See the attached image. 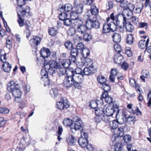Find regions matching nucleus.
<instances>
[{"mask_svg": "<svg viewBox=\"0 0 151 151\" xmlns=\"http://www.w3.org/2000/svg\"><path fill=\"white\" fill-rule=\"evenodd\" d=\"M123 18V25L122 26V28L125 27L127 31L132 32L134 29V27L131 24L128 19H127L125 17L124 14H122Z\"/></svg>", "mask_w": 151, "mask_h": 151, "instance_id": "nucleus-9", "label": "nucleus"}, {"mask_svg": "<svg viewBox=\"0 0 151 151\" xmlns=\"http://www.w3.org/2000/svg\"><path fill=\"white\" fill-rule=\"evenodd\" d=\"M44 64L45 69L43 70L44 73V72H47L50 76H51L50 77L53 75H55L56 72L55 69L61 68L60 64L54 60L50 61L48 60H45Z\"/></svg>", "mask_w": 151, "mask_h": 151, "instance_id": "nucleus-1", "label": "nucleus"}, {"mask_svg": "<svg viewBox=\"0 0 151 151\" xmlns=\"http://www.w3.org/2000/svg\"><path fill=\"white\" fill-rule=\"evenodd\" d=\"M109 23H105L103 25L102 33L106 34L111 31Z\"/></svg>", "mask_w": 151, "mask_h": 151, "instance_id": "nucleus-30", "label": "nucleus"}, {"mask_svg": "<svg viewBox=\"0 0 151 151\" xmlns=\"http://www.w3.org/2000/svg\"><path fill=\"white\" fill-rule=\"evenodd\" d=\"M149 42V38L147 39L146 41L145 40H141L139 42L138 46L141 48L143 49L146 47L145 50L147 49L148 43Z\"/></svg>", "mask_w": 151, "mask_h": 151, "instance_id": "nucleus-20", "label": "nucleus"}, {"mask_svg": "<svg viewBox=\"0 0 151 151\" xmlns=\"http://www.w3.org/2000/svg\"><path fill=\"white\" fill-rule=\"evenodd\" d=\"M30 8L29 6H27L25 9L21 11V13L22 17L26 16L27 17L31 15L30 12Z\"/></svg>", "mask_w": 151, "mask_h": 151, "instance_id": "nucleus-25", "label": "nucleus"}, {"mask_svg": "<svg viewBox=\"0 0 151 151\" xmlns=\"http://www.w3.org/2000/svg\"><path fill=\"white\" fill-rule=\"evenodd\" d=\"M97 101L95 100H92L90 102L89 106L91 108L96 109L98 106Z\"/></svg>", "mask_w": 151, "mask_h": 151, "instance_id": "nucleus-55", "label": "nucleus"}, {"mask_svg": "<svg viewBox=\"0 0 151 151\" xmlns=\"http://www.w3.org/2000/svg\"><path fill=\"white\" fill-rule=\"evenodd\" d=\"M68 141V142L69 145H73L75 144L76 140L75 139V137L72 135H70L69 136V138Z\"/></svg>", "mask_w": 151, "mask_h": 151, "instance_id": "nucleus-39", "label": "nucleus"}, {"mask_svg": "<svg viewBox=\"0 0 151 151\" xmlns=\"http://www.w3.org/2000/svg\"><path fill=\"white\" fill-rule=\"evenodd\" d=\"M18 16L19 17L17 20V22L19 24V26L22 27L25 25V22H24V19L22 18L21 15L19 14H18Z\"/></svg>", "mask_w": 151, "mask_h": 151, "instance_id": "nucleus-46", "label": "nucleus"}, {"mask_svg": "<svg viewBox=\"0 0 151 151\" xmlns=\"http://www.w3.org/2000/svg\"><path fill=\"white\" fill-rule=\"evenodd\" d=\"M82 122L81 119L78 116H76L73 119L72 125V129H74L76 130L80 129L82 128Z\"/></svg>", "mask_w": 151, "mask_h": 151, "instance_id": "nucleus-12", "label": "nucleus"}, {"mask_svg": "<svg viewBox=\"0 0 151 151\" xmlns=\"http://www.w3.org/2000/svg\"><path fill=\"white\" fill-rule=\"evenodd\" d=\"M127 115L126 113H123L122 115V117L120 120V124H125L127 122Z\"/></svg>", "mask_w": 151, "mask_h": 151, "instance_id": "nucleus-44", "label": "nucleus"}, {"mask_svg": "<svg viewBox=\"0 0 151 151\" xmlns=\"http://www.w3.org/2000/svg\"><path fill=\"white\" fill-rule=\"evenodd\" d=\"M48 32L50 35L54 36L57 34V30L55 28H51L49 29Z\"/></svg>", "mask_w": 151, "mask_h": 151, "instance_id": "nucleus-53", "label": "nucleus"}, {"mask_svg": "<svg viewBox=\"0 0 151 151\" xmlns=\"http://www.w3.org/2000/svg\"><path fill=\"white\" fill-rule=\"evenodd\" d=\"M101 99L102 101H103V99H104L105 102L108 104L112 103L113 100V98L108 95V93L106 92L102 93Z\"/></svg>", "mask_w": 151, "mask_h": 151, "instance_id": "nucleus-18", "label": "nucleus"}, {"mask_svg": "<svg viewBox=\"0 0 151 151\" xmlns=\"http://www.w3.org/2000/svg\"><path fill=\"white\" fill-rule=\"evenodd\" d=\"M9 112V109L3 107H0V113L1 114H7Z\"/></svg>", "mask_w": 151, "mask_h": 151, "instance_id": "nucleus-54", "label": "nucleus"}, {"mask_svg": "<svg viewBox=\"0 0 151 151\" xmlns=\"http://www.w3.org/2000/svg\"><path fill=\"white\" fill-rule=\"evenodd\" d=\"M72 61L71 59H64L61 62V64L63 68L68 69V68L71 64Z\"/></svg>", "mask_w": 151, "mask_h": 151, "instance_id": "nucleus-24", "label": "nucleus"}, {"mask_svg": "<svg viewBox=\"0 0 151 151\" xmlns=\"http://www.w3.org/2000/svg\"><path fill=\"white\" fill-rule=\"evenodd\" d=\"M123 148V145L122 143L118 142L114 145V151H121Z\"/></svg>", "mask_w": 151, "mask_h": 151, "instance_id": "nucleus-45", "label": "nucleus"}, {"mask_svg": "<svg viewBox=\"0 0 151 151\" xmlns=\"http://www.w3.org/2000/svg\"><path fill=\"white\" fill-rule=\"evenodd\" d=\"M119 111V106L117 105L114 106L106 105L104 106V113L105 114L111 116L114 113H116L115 117L116 119L118 118Z\"/></svg>", "mask_w": 151, "mask_h": 151, "instance_id": "nucleus-3", "label": "nucleus"}, {"mask_svg": "<svg viewBox=\"0 0 151 151\" xmlns=\"http://www.w3.org/2000/svg\"><path fill=\"white\" fill-rule=\"evenodd\" d=\"M71 50L70 52V57L69 58L71 59L72 62L75 63L76 60V57L77 56L79 51L76 48H73Z\"/></svg>", "mask_w": 151, "mask_h": 151, "instance_id": "nucleus-15", "label": "nucleus"}, {"mask_svg": "<svg viewBox=\"0 0 151 151\" xmlns=\"http://www.w3.org/2000/svg\"><path fill=\"white\" fill-rule=\"evenodd\" d=\"M40 53L41 56L44 59V61L45 60H46V58L49 57L51 54L50 49L45 48H43L41 50Z\"/></svg>", "mask_w": 151, "mask_h": 151, "instance_id": "nucleus-17", "label": "nucleus"}, {"mask_svg": "<svg viewBox=\"0 0 151 151\" xmlns=\"http://www.w3.org/2000/svg\"><path fill=\"white\" fill-rule=\"evenodd\" d=\"M61 101H59L56 103V106L60 110L66 109L70 107V105L68 101L66 99L62 98Z\"/></svg>", "mask_w": 151, "mask_h": 151, "instance_id": "nucleus-10", "label": "nucleus"}, {"mask_svg": "<svg viewBox=\"0 0 151 151\" xmlns=\"http://www.w3.org/2000/svg\"><path fill=\"white\" fill-rule=\"evenodd\" d=\"M147 99L148 100L147 106L150 107L151 106V89L148 93Z\"/></svg>", "mask_w": 151, "mask_h": 151, "instance_id": "nucleus-60", "label": "nucleus"}, {"mask_svg": "<svg viewBox=\"0 0 151 151\" xmlns=\"http://www.w3.org/2000/svg\"><path fill=\"white\" fill-rule=\"evenodd\" d=\"M96 71V69L93 68V66L91 65H90L89 68H85L83 70V76H89L95 73Z\"/></svg>", "mask_w": 151, "mask_h": 151, "instance_id": "nucleus-14", "label": "nucleus"}, {"mask_svg": "<svg viewBox=\"0 0 151 151\" xmlns=\"http://www.w3.org/2000/svg\"><path fill=\"white\" fill-rule=\"evenodd\" d=\"M63 21L64 24L67 26H71L72 23L71 20L68 17L64 20Z\"/></svg>", "mask_w": 151, "mask_h": 151, "instance_id": "nucleus-52", "label": "nucleus"}, {"mask_svg": "<svg viewBox=\"0 0 151 151\" xmlns=\"http://www.w3.org/2000/svg\"><path fill=\"white\" fill-rule=\"evenodd\" d=\"M58 17L60 20L63 21L67 17V14L65 12H62L60 14Z\"/></svg>", "mask_w": 151, "mask_h": 151, "instance_id": "nucleus-51", "label": "nucleus"}, {"mask_svg": "<svg viewBox=\"0 0 151 151\" xmlns=\"http://www.w3.org/2000/svg\"><path fill=\"white\" fill-rule=\"evenodd\" d=\"M73 6L76 10V11L78 13L81 14L83 10V4L79 3L78 4L77 1H75L73 4Z\"/></svg>", "mask_w": 151, "mask_h": 151, "instance_id": "nucleus-16", "label": "nucleus"}, {"mask_svg": "<svg viewBox=\"0 0 151 151\" xmlns=\"http://www.w3.org/2000/svg\"><path fill=\"white\" fill-rule=\"evenodd\" d=\"M80 52H81L84 59L87 57L90 54L89 50L88 48L83 49L82 51Z\"/></svg>", "mask_w": 151, "mask_h": 151, "instance_id": "nucleus-38", "label": "nucleus"}, {"mask_svg": "<svg viewBox=\"0 0 151 151\" xmlns=\"http://www.w3.org/2000/svg\"><path fill=\"white\" fill-rule=\"evenodd\" d=\"M97 81L98 83L103 85V84L105 83L106 79L104 76L101 75H100L97 77Z\"/></svg>", "mask_w": 151, "mask_h": 151, "instance_id": "nucleus-41", "label": "nucleus"}, {"mask_svg": "<svg viewBox=\"0 0 151 151\" xmlns=\"http://www.w3.org/2000/svg\"><path fill=\"white\" fill-rule=\"evenodd\" d=\"M125 125L120 127L118 128L117 130V134L120 137H122L124 134V129L125 128Z\"/></svg>", "mask_w": 151, "mask_h": 151, "instance_id": "nucleus-47", "label": "nucleus"}, {"mask_svg": "<svg viewBox=\"0 0 151 151\" xmlns=\"http://www.w3.org/2000/svg\"><path fill=\"white\" fill-rule=\"evenodd\" d=\"M78 51H80V52L82 51L84 48V45L82 42H80L78 43L76 46V48Z\"/></svg>", "mask_w": 151, "mask_h": 151, "instance_id": "nucleus-50", "label": "nucleus"}, {"mask_svg": "<svg viewBox=\"0 0 151 151\" xmlns=\"http://www.w3.org/2000/svg\"><path fill=\"white\" fill-rule=\"evenodd\" d=\"M3 63L2 67L4 71L7 73L9 72L12 68L11 65L7 62L3 61Z\"/></svg>", "mask_w": 151, "mask_h": 151, "instance_id": "nucleus-27", "label": "nucleus"}, {"mask_svg": "<svg viewBox=\"0 0 151 151\" xmlns=\"http://www.w3.org/2000/svg\"><path fill=\"white\" fill-rule=\"evenodd\" d=\"M41 73L42 76L41 79L42 81H44V86L49 85L50 84V80L48 78V77L49 78H52L55 76V75H53L51 77H50L51 76H50L49 74L47 72H44V71L42 69L41 70Z\"/></svg>", "mask_w": 151, "mask_h": 151, "instance_id": "nucleus-11", "label": "nucleus"}, {"mask_svg": "<svg viewBox=\"0 0 151 151\" xmlns=\"http://www.w3.org/2000/svg\"><path fill=\"white\" fill-rule=\"evenodd\" d=\"M18 86V84H16L13 81H11L8 84L7 89L12 92L15 98L19 99L21 96L22 92L17 87Z\"/></svg>", "mask_w": 151, "mask_h": 151, "instance_id": "nucleus-2", "label": "nucleus"}, {"mask_svg": "<svg viewBox=\"0 0 151 151\" xmlns=\"http://www.w3.org/2000/svg\"><path fill=\"white\" fill-rule=\"evenodd\" d=\"M21 88H22L23 90L26 93L29 92L30 90L29 86L27 85H26L24 82L22 83V87H21Z\"/></svg>", "mask_w": 151, "mask_h": 151, "instance_id": "nucleus-42", "label": "nucleus"}, {"mask_svg": "<svg viewBox=\"0 0 151 151\" xmlns=\"http://www.w3.org/2000/svg\"><path fill=\"white\" fill-rule=\"evenodd\" d=\"M72 9V5L70 4H66L63 6H60L58 10L60 11H63L67 12L70 11Z\"/></svg>", "mask_w": 151, "mask_h": 151, "instance_id": "nucleus-21", "label": "nucleus"}, {"mask_svg": "<svg viewBox=\"0 0 151 151\" xmlns=\"http://www.w3.org/2000/svg\"><path fill=\"white\" fill-rule=\"evenodd\" d=\"M81 137L79 138L78 142L80 146L84 148L86 147L88 143V134L87 133L83 132H81Z\"/></svg>", "mask_w": 151, "mask_h": 151, "instance_id": "nucleus-7", "label": "nucleus"}, {"mask_svg": "<svg viewBox=\"0 0 151 151\" xmlns=\"http://www.w3.org/2000/svg\"><path fill=\"white\" fill-rule=\"evenodd\" d=\"M101 88L104 90L102 93H108L111 89V87L109 84L106 83L102 85Z\"/></svg>", "mask_w": 151, "mask_h": 151, "instance_id": "nucleus-48", "label": "nucleus"}, {"mask_svg": "<svg viewBox=\"0 0 151 151\" xmlns=\"http://www.w3.org/2000/svg\"><path fill=\"white\" fill-rule=\"evenodd\" d=\"M70 72L71 74L74 77L75 76L83 75V70L82 69L79 68H77L75 70H74L73 68H70Z\"/></svg>", "mask_w": 151, "mask_h": 151, "instance_id": "nucleus-23", "label": "nucleus"}, {"mask_svg": "<svg viewBox=\"0 0 151 151\" xmlns=\"http://www.w3.org/2000/svg\"><path fill=\"white\" fill-rule=\"evenodd\" d=\"M83 36L79 37L80 38L82 39L83 37L84 40L88 42L91 39L92 36L91 35L88 33L86 32L83 35H82Z\"/></svg>", "mask_w": 151, "mask_h": 151, "instance_id": "nucleus-36", "label": "nucleus"}, {"mask_svg": "<svg viewBox=\"0 0 151 151\" xmlns=\"http://www.w3.org/2000/svg\"><path fill=\"white\" fill-rule=\"evenodd\" d=\"M24 26H25V28L28 31L26 33V37L27 38H28L30 35V31L29 29L31 28V25L29 21L26 20Z\"/></svg>", "mask_w": 151, "mask_h": 151, "instance_id": "nucleus-33", "label": "nucleus"}, {"mask_svg": "<svg viewBox=\"0 0 151 151\" xmlns=\"http://www.w3.org/2000/svg\"><path fill=\"white\" fill-rule=\"evenodd\" d=\"M50 94L52 97L55 98L58 95V91L56 88H52L50 91Z\"/></svg>", "mask_w": 151, "mask_h": 151, "instance_id": "nucleus-35", "label": "nucleus"}, {"mask_svg": "<svg viewBox=\"0 0 151 151\" xmlns=\"http://www.w3.org/2000/svg\"><path fill=\"white\" fill-rule=\"evenodd\" d=\"M119 15L116 16L115 22H111L109 23L111 31L114 32L117 30L118 27L121 29H122V26L120 25V21L118 19Z\"/></svg>", "mask_w": 151, "mask_h": 151, "instance_id": "nucleus-8", "label": "nucleus"}, {"mask_svg": "<svg viewBox=\"0 0 151 151\" xmlns=\"http://www.w3.org/2000/svg\"><path fill=\"white\" fill-rule=\"evenodd\" d=\"M134 39V37L133 35L130 34L128 35L126 39L127 43L129 45H131L132 44Z\"/></svg>", "mask_w": 151, "mask_h": 151, "instance_id": "nucleus-40", "label": "nucleus"}, {"mask_svg": "<svg viewBox=\"0 0 151 151\" xmlns=\"http://www.w3.org/2000/svg\"><path fill=\"white\" fill-rule=\"evenodd\" d=\"M120 6L121 7L123 8L124 9V11H125L127 9V6L128 5V2L127 1H124H124L120 3Z\"/></svg>", "mask_w": 151, "mask_h": 151, "instance_id": "nucleus-62", "label": "nucleus"}, {"mask_svg": "<svg viewBox=\"0 0 151 151\" xmlns=\"http://www.w3.org/2000/svg\"><path fill=\"white\" fill-rule=\"evenodd\" d=\"M77 12L76 11H73L71 12L70 14L71 18L73 20H77L76 22L77 23L79 22L78 20H81L78 18L80 14Z\"/></svg>", "mask_w": 151, "mask_h": 151, "instance_id": "nucleus-29", "label": "nucleus"}, {"mask_svg": "<svg viewBox=\"0 0 151 151\" xmlns=\"http://www.w3.org/2000/svg\"><path fill=\"white\" fill-rule=\"evenodd\" d=\"M136 120L135 117L132 115H130L127 117V122L130 124H134Z\"/></svg>", "mask_w": 151, "mask_h": 151, "instance_id": "nucleus-34", "label": "nucleus"}, {"mask_svg": "<svg viewBox=\"0 0 151 151\" xmlns=\"http://www.w3.org/2000/svg\"><path fill=\"white\" fill-rule=\"evenodd\" d=\"M129 67V65L128 63L127 62L124 61L123 62L122 64L121 65L122 68L124 70H127Z\"/></svg>", "mask_w": 151, "mask_h": 151, "instance_id": "nucleus-61", "label": "nucleus"}, {"mask_svg": "<svg viewBox=\"0 0 151 151\" xmlns=\"http://www.w3.org/2000/svg\"><path fill=\"white\" fill-rule=\"evenodd\" d=\"M120 124L117 119H114L110 122V126L111 127V129H116L118 127L119 124Z\"/></svg>", "mask_w": 151, "mask_h": 151, "instance_id": "nucleus-26", "label": "nucleus"}, {"mask_svg": "<svg viewBox=\"0 0 151 151\" xmlns=\"http://www.w3.org/2000/svg\"><path fill=\"white\" fill-rule=\"evenodd\" d=\"M7 121L3 117H0V128L4 127Z\"/></svg>", "mask_w": 151, "mask_h": 151, "instance_id": "nucleus-63", "label": "nucleus"}, {"mask_svg": "<svg viewBox=\"0 0 151 151\" xmlns=\"http://www.w3.org/2000/svg\"><path fill=\"white\" fill-rule=\"evenodd\" d=\"M67 75L65 76L63 80V84L66 88H70L73 86L74 83V76L71 74L70 72H68Z\"/></svg>", "mask_w": 151, "mask_h": 151, "instance_id": "nucleus-4", "label": "nucleus"}, {"mask_svg": "<svg viewBox=\"0 0 151 151\" xmlns=\"http://www.w3.org/2000/svg\"><path fill=\"white\" fill-rule=\"evenodd\" d=\"M118 73V71L117 69L115 68L111 69L109 78L110 82H115V77Z\"/></svg>", "mask_w": 151, "mask_h": 151, "instance_id": "nucleus-22", "label": "nucleus"}, {"mask_svg": "<svg viewBox=\"0 0 151 151\" xmlns=\"http://www.w3.org/2000/svg\"><path fill=\"white\" fill-rule=\"evenodd\" d=\"M86 23L88 26L90 24L92 27L96 29H98L100 27V23L99 21L97 20L96 16L92 17V15L88 19L86 22Z\"/></svg>", "mask_w": 151, "mask_h": 151, "instance_id": "nucleus-5", "label": "nucleus"}, {"mask_svg": "<svg viewBox=\"0 0 151 151\" xmlns=\"http://www.w3.org/2000/svg\"><path fill=\"white\" fill-rule=\"evenodd\" d=\"M91 12L92 15H94L93 17L96 16L99 13V9L96 6H92L91 7Z\"/></svg>", "mask_w": 151, "mask_h": 151, "instance_id": "nucleus-43", "label": "nucleus"}, {"mask_svg": "<svg viewBox=\"0 0 151 151\" xmlns=\"http://www.w3.org/2000/svg\"><path fill=\"white\" fill-rule=\"evenodd\" d=\"M134 8L135 6L133 4L131 3H129L128 4V5L127 6V7L126 10H129V11L132 13Z\"/></svg>", "mask_w": 151, "mask_h": 151, "instance_id": "nucleus-58", "label": "nucleus"}, {"mask_svg": "<svg viewBox=\"0 0 151 151\" xmlns=\"http://www.w3.org/2000/svg\"><path fill=\"white\" fill-rule=\"evenodd\" d=\"M83 59L85 60L84 63L87 65H89V66L92 65L93 61L91 59L86 57Z\"/></svg>", "mask_w": 151, "mask_h": 151, "instance_id": "nucleus-59", "label": "nucleus"}, {"mask_svg": "<svg viewBox=\"0 0 151 151\" xmlns=\"http://www.w3.org/2000/svg\"><path fill=\"white\" fill-rule=\"evenodd\" d=\"M73 121L72 119L67 118L64 119L63 121V123L64 125L66 126H70L71 129H72L73 125H72Z\"/></svg>", "mask_w": 151, "mask_h": 151, "instance_id": "nucleus-32", "label": "nucleus"}, {"mask_svg": "<svg viewBox=\"0 0 151 151\" xmlns=\"http://www.w3.org/2000/svg\"><path fill=\"white\" fill-rule=\"evenodd\" d=\"M41 40L42 39L40 37L35 36L29 40V42L32 47L35 48L40 43Z\"/></svg>", "mask_w": 151, "mask_h": 151, "instance_id": "nucleus-13", "label": "nucleus"}, {"mask_svg": "<svg viewBox=\"0 0 151 151\" xmlns=\"http://www.w3.org/2000/svg\"><path fill=\"white\" fill-rule=\"evenodd\" d=\"M123 139L125 142L127 143L131 141V137L130 135L126 134L124 136Z\"/></svg>", "mask_w": 151, "mask_h": 151, "instance_id": "nucleus-56", "label": "nucleus"}, {"mask_svg": "<svg viewBox=\"0 0 151 151\" xmlns=\"http://www.w3.org/2000/svg\"><path fill=\"white\" fill-rule=\"evenodd\" d=\"M79 21V22L77 23L76 25L77 27V32L78 33L79 35H83L86 32L88 29V25L83 24V22L81 20H78Z\"/></svg>", "mask_w": 151, "mask_h": 151, "instance_id": "nucleus-6", "label": "nucleus"}, {"mask_svg": "<svg viewBox=\"0 0 151 151\" xmlns=\"http://www.w3.org/2000/svg\"><path fill=\"white\" fill-rule=\"evenodd\" d=\"M95 113L96 116H101L104 113V108L98 107L95 109Z\"/></svg>", "mask_w": 151, "mask_h": 151, "instance_id": "nucleus-37", "label": "nucleus"}, {"mask_svg": "<svg viewBox=\"0 0 151 151\" xmlns=\"http://www.w3.org/2000/svg\"><path fill=\"white\" fill-rule=\"evenodd\" d=\"M75 76H76L77 78V81L79 82L82 83L84 80V76L83 75Z\"/></svg>", "mask_w": 151, "mask_h": 151, "instance_id": "nucleus-64", "label": "nucleus"}, {"mask_svg": "<svg viewBox=\"0 0 151 151\" xmlns=\"http://www.w3.org/2000/svg\"><path fill=\"white\" fill-rule=\"evenodd\" d=\"M113 41L115 43L120 42L121 39V35L117 33H114L112 36Z\"/></svg>", "mask_w": 151, "mask_h": 151, "instance_id": "nucleus-28", "label": "nucleus"}, {"mask_svg": "<svg viewBox=\"0 0 151 151\" xmlns=\"http://www.w3.org/2000/svg\"><path fill=\"white\" fill-rule=\"evenodd\" d=\"M114 48L117 53H119L121 51L122 49L121 46L118 44H115L114 45Z\"/></svg>", "mask_w": 151, "mask_h": 151, "instance_id": "nucleus-57", "label": "nucleus"}, {"mask_svg": "<svg viewBox=\"0 0 151 151\" xmlns=\"http://www.w3.org/2000/svg\"><path fill=\"white\" fill-rule=\"evenodd\" d=\"M64 45L65 48L68 49H71L73 47L72 43L69 41H66Z\"/></svg>", "mask_w": 151, "mask_h": 151, "instance_id": "nucleus-49", "label": "nucleus"}, {"mask_svg": "<svg viewBox=\"0 0 151 151\" xmlns=\"http://www.w3.org/2000/svg\"><path fill=\"white\" fill-rule=\"evenodd\" d=\"M123 57L120 53H115L114 55V60L115 63L120 64L123 61Z\"/></svg>", "mask_w": 151, "mask_h": 151, "instance_id": "nucleus-19", "label": "nucleus"}, {"mask_svg": "<svg viewBox=\"0 0 151 151\" xmlns=\"http://www.w3.org/2000/svg\"><path fill=\"white\" fill-rule=\"evenodd\" d=\"M66 68H63L61 66V68H58L59 69V71L58 72V74L60 76H65V73L66 76L67 75V73L68 72H70V69H67L66 70Z\"/></svg>", "mask_w": 151, "mask_h": 151, "instance_id": "nucleus-31", "label": "nucleus"}]
</instances>
